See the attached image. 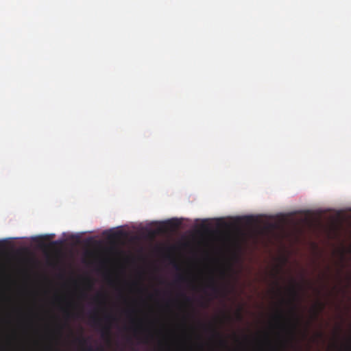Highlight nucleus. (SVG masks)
I'll list each match as a JSON object with an SVG mask.
<instances>
[{"mask_svg": "<svg viewBox=\"0 0 351 351\" xmlns=\"http://www.w3.org/2000/svg\"><path fill=\"white\" fill-rule=\"evenodd\" d=\"M287 219H351V208L294 210L287 213Z\"/></svg>", "mask_w": 351, "mask_h": 351, "instance_id": "f257e3e1", "label": "nucleus"}, {"mask_svg": "<svg viewBox=\"0 0 351 351\" xmlns=\"http://www.w3.org/2000/svg\"><path fill=\"white\" fill-rule=\"evenodd\" d=\"M105 321L108 324L101 328V335L103 337H107L110 331V323L115 320V317L112 315H107L104 317Z\"/></svg>", "mask_w": 351, "mask_h": 351, "instance_id": "f03ea898", "label": "nucleus"}, {"mask_svg": "<svg viewBox=\"0 0 351 351\" xmlns=\"http://www.w3.org/2000/svg\"><path fill=\"white\" fill-rule=\"evenodd\" d=\"M325 304L321 302H317V304L314 306V316L315 317H317L319 314L324 309Z\"/></svg>", "mask_w": 351, "mask_h": 351, "instance_id": "7ed1b4c3", "label": "nucleus"}, {"mask_svg": "<svg viewBox=\"0 0 351 351\" xmlns=\"http://www.w3.org/2000/svg\"><path fill=\"white\" fill-rule=\"evenodd\" d=\"M208 287L210 289H211L213 292H215V293H218L219 292L218 287L217 286L215 280L214 279L213 277H211L210 278V281H209V283L208 285Z\"/></svg>", "mask_w": 351, "mask_h": 351, "instance_id": "20e7f679", "label": "nucleus"}, {"mask_svg": "<svg viewBox=\"0 0 351 351\" xmlns=\"http://www.w3.org/2000/svg\"><path fill=\"white\" fill-rule=\"evenodd\" d=\"M90 319L94 326H98L101 325V321L96 314L93 315Z\"/></svg>", "mask_w": 351, "mask_h": 351, "instance_id": "39448f33", "label": "nucleus"}, {"mask_svg": "<svg viewBox=\"0 0 351 351\" xmlns=\"http://www.w3.org/2000/svg\"><path fill=\"white\" fill-rule=\"evenodd\" d=\"M298 324H299V319L298 317H295L294 322L291 326V332L292 335L294 334V332L298 327Z\"/></svg>", "mask_w": 351, "mask_h": 351, "instance_id": "423d86ee", "label": "nucleus"}, {"mask_svg": "<svg viewBox=\"0 0 351 351\" xmlns=\"http://www.w3.org/2000/svg\"><path fill=\"white\" fill-rule=\"evenodd\" d=\"M188 280V278L184 274H180L178 275L176 278L177 282H186Z\"/></svg>", "mask_w": 351, "mask_h": 351, "instance_id": "0eeeda50", "label": "nucleus"}, {"mask_svg": "<svg viewBox=\"0 0 351 351\" xmlns=\"http://www.w3.org/2000/svg\"><path fill=\"white\" fill-rule=\"evenodd\" d=\"M289 292L294 299L298 297V291L294 286L289 289Z\"/></svg>", "mask_w": 351, "mask_h": 351, "instance_id": "6e6552de", "label": "nucleus"}, {"mask_svg": "<svg viewBox=\"0 0 351 351\" xmlns=\"http://www.w3.org/2000/svg\"><path fill=\"white\" fill-rule=\"evenodd\" d=\"M75 341L77 342L79 345L81 346H84L87 345V340L84 337H79L75 339Z\"/></svg>", "mask_w": 351, "mask_h": 351, "instance_id": "1a4fd4ad", "label": "nucleus"}, {"mask_svg": "<svg viewBox=\"0 0 351 351\" xmlns=\"http://www.w3.org/2000/svg\"><path fill=\"white\" fill-rule=\"evenodd\" d=\"M183 221L179 220V221H162V222L165 223H171L173 222V223L176 226H180L182 223Z\"/></svg>", "mask_w": 351, "mask_h": 351, "instance_id": "9d476101", "label": "nucleus"}, {"mask_svg": "<svg viewBox=\"0 0 351 351\" xmlns=\"http://www.w3.org/2000/svg\"><path fill=\"white\" fill-rule=\"evenodd\" d=\"M171 263L177 271H180L181 269L180 265L176 262L175 260H172Z\"/></svg>", "mask_w": 351, "mask_h": 351, "instance_id": "9b49d317", "label": "nucleus"}, {"mask_svg": "<svg viewBox=\"0 0 351 351\" xmlns=\"http://www.w3.org/2000/svg\"><path fill=\"white\" fill-rule=\"evenodd\" d=\"M210 328L216 337H221L219 332H218L213 327H211Z\"/></svg>", "mask_w": 351, "mask_h": 351, "instance_id": "f8f14e48", "label": "nucleus"}, {"mask_svg": "<svg viewBox=\"0 0 351 351\" xmlns=\"http://www.w3.org/2000/svg\"><path fill=\"white\" fill-rule=\"evenodd\" d=\"M61 243V241H52L50 245L52 247H54L57 245H60Z\"/></svg>", "mask_w": 351, "mask_h": 351, "instance_id": "ddd939ff", "label": "nucleus"}, {"mask_svg": "<svg viewBox=\"0 0 351 351\" xmlns=\"http://www.w3.org/2000/svg\"><path fill=\"white\" fill-rule=\"evenodd\" d=\"M276 318L278 320L282 319L284 318L283 314L282 313H279L276 316Z\"/></svg>", "mask_w": 351, "mask_h": 351, "instance_id": "4468645a", "label": "nucleus"}, {"mask_svg": "<svg viewBox=\"0 0 351 351\" xmlns=\"http://www.w3.org/2000/svg\"><path fill=\"white\" fill-rule=\"evenodd\" d=\"M83 351H95L91 346H88Z\"/></svg>", "mask_w": 351, "mask_h": 351, "instance_id": "2eb2a0df", "label": "nucleus"}, {"mask_svg": "<svg viewBox=\"0 0 351 351\" xmlns=\"http://www.w3.org/2000/svg\"><path fill=\"white\" fill-rule=\"evenodd\" d=\"M103 299L104 298V295L102 294H97V296L95 297V300H98L99 299Z\"/></svg>", "mask_w": 351, "mask_h": 351, "instance_id": "dca6fc26", "label": "nucleus"}, {"mask_svg": "<svg viewBox=\"0 0 351 351\" xmlns=\"http://www.w3.org/2000/svg\"><path fill=\"white\" fill-rule=\"evenodd\" d=\"M168 219H173V220H176V219H188L187 218H184V217H171V218H169Z\"/></svg>", "mask_w": 351, "mask_h": 351, "instance_id": "f3484780", "label": "nucleus"}, {"mask_svg": "<svg viewBox=\"0 0 351 351\" xmlns=\"http://www.w3.org/2000/svg\"><path fill=\"white\" fill-rule=\"evenodd\" d=\"M183 297L184 298V300L189 302L191 301V298L189 297L186 296V295L183 294Z\"/></svg>", "mask_w": 351, "mask_h": 351, "instance_id": "a211bd4d", "label": "nucleus"}, {"mask_svg": "<svg viewBox=\"0 0 351 351\" xmlns=\"http://www.w3.org/2000/svg\"><path fill=\"white\" fill-rule=\"evenodd\" d=\"M65 315L67 317H70L71 316V313L69 311H65Z\"/></svg>", "mask_w": 351, "mask_h": 351, "instance_id": "6ab92c4d", "label": "nucleus"}, {"mask_svg": "<svg viewBox=\"0 0 351 351\" xmlns=\"http://www.w3.org/2000/svg\"><path fill=\"white\" fill-rule=\"evenodd\" d=\"M237 318H238L239 319H241V315L240 312H238V313H237Z\"/></svg>", "mask_w": 351, "mask_h": 351, "instance_id": "aec40b11", "label": "nucleus"}, {"mask_svg": "<svg viewBox=\"0 0 351 351\" xmlns=\"http://www.w3.org/2000/svg\"><path fill=\"white\" fill-rule=\"evenodd\" d=\"M220 343L222 344V345H225L226 343V342L223 340V339H220Z\"/></svg>", "mask_w": 351, "mask_h": 351, "instance_id": "412c9836", "label": "nucleus"}, {"mask_svg": "<svg viewBox=\"0 0 351 351\" xmlns=\"http://www.w3.org/2000/svg\"><path fill=\"white\" fill-rule=\"evenodd\" d=\"M234 222H241V221H234ZM246 222H255L256 221H251V220H249V221H245Z\"/></svg>", "mask_w": 351, "mask_h": 351, "instance_id": "4be33fe9", "label": "nucleus"}, {"mask_svg": "<svg viewBox=\"0 0 351 351\" xmlns=\"http://www.w3.org/2000/svg\"><path fill=\"white\" fill-rule=\"evenodd\" d=\"M236 245H237L238 247L240 248V244L238 241H236Z\"/></svg>", "mask_w": 351, "mask_h": 351, "instance_id": "5701e85b", "label": "nucleus"}, {"mask_svg": "<svg viewBox=\"0 0 351 351\" xmlns=\"http://www.w3.org/2000/svg\"><path fill=\"white\" fill-rule=\"evenodd\" d=\"M221 275L224 276L225 275V271H221Z\"/></svg>", "mask_w": 351, "mask_h": 351, "instance_id": "b1692460", "label": "nucleus"}, {"mask_svg": "<svg viewBox=\"0 0 351 351\" xmlns=\"http://www.w3.org/2000/svg\"><path fill=\"white\" fill-rule=\"evenodd\" d=\"M202 222H208V221L207 220H205V221H202ZM219 222H221V221H218Z\"/></svg>", "mask_w": 351, "mask_h": 351, "instance_id": "393cba45", "label": "nucleus"}, {"mask_svg": "<svg viewBox=\"0 0 351 351\" xmlns=\"http://www.w3.org/2000/svg\"><path fill=\"white\" fill-rule=\"evenodd\" d=\"M151 237H154V233L153 232L151 233Z\"/></svg>", "mask_w": 351, "mask_h": 351, "instance_id": "a878e982", "label": "nucleus"}, {"mask_svg": "<svg viewBox=\"0 0 351 351\" xmlns=\"http://www.w3.org/2000/svg\"><path fill=\"white\" fill-rule=\"evenodd\" d=\"M310 221V222H313V220H311V221Z\"/></svg>", "mask_w": 351, "mask_h": 351, "instance_id": "bb28decb", "label": "nucleus"}, {"mask_svg": "<svg viewBox=\"0 0 351 351\" xmlns=\"http://www.w3.org/2000/svg\"><path fill=\"white\" fill-rule=\"evenodd\" d=\"M277 221H278V222H280V220H278Z\"/></svg>", "mask_w": 351, "mask_h": 351, "instance_id": "cd10ccee", "label": "nucleus"}, {"mask_svg": "<svg viewBox=\"0 0 351 351\" xmlns=\"http://www.w3.org/2000/svg\"><path fill=\"white\" fill-rule=\"evenodd\" d=\"M334 221H335V222H337V220H335Z\"/></svg>", "mask_w": 351, "mask_h": 351, "instance_id": "c85d7f7f", "label": "nucleus"}]
</instances>
